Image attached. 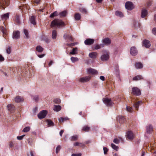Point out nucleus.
<instances>
[{
    "instance_id": "obj_32",
    "label": "nucleus",
    "mask_w": 156,
    "mask_h": 156,
    "mask_svg": "<svg viewBox=\"0 0 156 156\" xmlns=\"http://www.w3.org/2000/svg\"><path fill=\"white\" fill-rule=\"evenodd\" d=\"M35 17L34 16H32L30 18V21L31 23L34 25L36 24V22L35 20Z\"/></svg>"
},
{
    "instance_id": "obj_6",
    "label": "nucleus",
    "mask_w": 156,
    "mask_h": 156,
    "mask_svg": "<svg viewBox=\"0 0 156 156\" xmlns=\"http://www.w3.org/2000/svg\"><path fill=\"white\" fill-rule=\"evenodd\" d=\"M91 78L90 76H87L79 79V81L82 83H85L89 81Z\"/></svg>"
},
{
    "instance_id": "obj_9",
    "label": "nucleus",
    "mask_w": 156,
    "mask_h": 156,
    "mask_svg": "<svg viewBox=\"0 0 156 156\" xmlns=\"http://www.w3.org/2000/svg\"><path fill=\"white\" fill-rule=\"evenodd\" d=\"M132 94L133 95H135L137 96L141 95V91L139 88H132Z\"/></svg>"
},
{
    "instance_id": "obj_31",
    "label": "nucleus",
    "mask_w": 156,
    "mask_h": 156,
    "mask_svg": "<svg viewBox=\"0 0 156 156\" xmlns=\"http://www.w3.org/2000/svg\"><path fill=\"white\" fill-rule=\"evenodd\" d=\"M90 129V127L87 126H84L82 128V130L85 132L89 131Z\"/></svg>"
},
{
    "instance_id": "obj_27",
    "label": "nucleus",
    "mask_w": 156,
    "mask_h": 156,
    "mask_svg": "<svg viewBox=\"0 0 156 156\" xmlns=\"http://www.w3.org/2000/svg\"><path fill=\"white\" fill-rule=\"evenodd\" d=\"M9 13H7L1 16V18L2 20H6L9 18Z\"/></svg>"
},
{
    "instance_id": "obj_48",
    "label": "nucleus",
    "mask_w": 156,
    "mask_h": 156,
    "mask_svg": "<svg viewBox=\"0 0 156 156\" xmlns=\"http://www.w3.org/2000/svg\"><path fill=\"white\" fill-rule=\"evenodd\" d=\"M71 59L73 62H77L78 60V58L77 57H72L71 58Z\"/></svg>"
},
{
    "instance_id": "obj_53",
    "label": "nucleus",
    "mask_w": 156,
    "mask_h": 156,
    "mask_svg": "<svg viewBox=\"0 0 156 156\" xmlns=\"http://www.w3.org/2000/svg\"><path fill=\"white\" fill-rule=\"evenodd\" d=\"M126 109L127 111L129 112H132L133 111V109L132 107H130L128 106H127L126 107Z\"/></svg>"
},
{
    "instance_id": "obj_44",
    "label": "nucleus",
    "mask_w": 156,
    "mask_h": 156,
    "mask_svg": "<svg viewBox=\"0 0 156 156\" xmlns=\"http://www.w3.org/2000/svg\"><path fill=\"white\" fill-rule=\"evenodd\" d=\"M30 127L27 126L23 129V131L24 132H27L30 130Z\"/></svg>"
},
{
    "instance_id": "obj_2",
    "label": "nucleus",
    "mask_w": 156,
    "mask_h": 156,
    "mask_svg": "<svg viewBox=\"0 0 156 156\" xmlns=\"http://www.w3.org/2000/svg\"><path fill=\"white\" fill-rule=\"evenodd\" d=\"M102 101H103L104 103L107 106H112L114 104V103L112 101L111 99L108 98H104L102 99Z\"/></svg>"
},
{
    "instance_id": "obj_19",
    "label": "nucleus",
    "mask_w": 156,
    "mask_h": 156,
    "mask_svg": "<svg viewBox=\"0 0 156 156\" xmlns=\"http://www.w3.org/2000/svg\"><path fill=\"white\" fill-rule=\"evenodd\" d=\"M98 53L96 52L90 53L89 54V57L92 58H95L98 55Z\"/></svg>"
},
{
    "instance_id": "obj_47",
    "label": "nucleus",
    "mask_w": 156,
    "mask_h": 156,
    "mask_svg": "<svg viewBox=\"0 0 156 156\" xmlns=\"http://www.w3.org/2000/svg\"><path fill=\"white\" fill-rule=\"evenodd\" d=\"M58 15V14L57 13V12L56 11L52 13L50 15V17L51 18H52L55 16H57Z\"/></svg>"
},
{
    "instance_id": "obj_13",
    "label": "nucleus",
    "mask_w": 156,
    "mask_h": 156,
    "mask_svg": "<svg viewBox=\"0 0 156 156\" xmlns=\"http://www.w3.org/2000/svg\"><path fill=\"white\" fill-rule=\"evenodd\" d=\"M142 45L146 48H148L150 46L151 44L150 43V41L148 40H144L143 41Z\"/></svg>"
},
{
    "instance_id": "obj_25",
    "label": "nucleus",
    "mask_w": 156,
    "mask_h": 156,
    "mask_svg": "<svg viewBox=\"0 0 156 156\" xmlns=\"http://www.w3.org/2000/svg\"><path fill=\"white\" fill-rule=\"evenodd\" d=\"M7 108L8 110L10 112H12L14 111V107L13 105L11 104H9L7 106Z\"/></svg>"
},
{
    "instance_id": "obj_7",
    "label": "nucleus",
    "mask_w": 156,
    "mask_h": 156,
    "mask_svg": "<svg viewBox=\"0 0 156 156\" xmlns=\"http://www.w3.org/2000/svg\"><path fill=\"white\" fill-rule=\"evenodd\" d=\"M132 100L133 103V106L134 107L135 109L137 111L138 110L139 106L142 103V101H138L135 102V101H133V99H132Z\"/></svg>"
},
{
    "instance_id": "obj_16",
    "label": "nucleus",
    "mask_w": 156,
    "mask_h": 156,
    "mask_svg": "<svg viewBox=\"0 0 156 156\" xmlns=\"http://www.w3.org/2000/svg\"><path fill=\"white\" fill-rule=\"evenodd\" d=\"M14 100L16 103H20L24 101V99L20 96H17L15 98Z\"/></svg>"
},
{
    "instance_id": "obj_54",
    "label": "nucleus",
    "mask_w": 156,
    "mask_h": 156,
    "mask_svg": "<svg viewBox=\"0 0 156 156\" xmlns=\"http://www.w3.org/2000/svg\"><path fill=\"white\" fill-rule=\"evenodd\" d=\"M6 50V52L8 54H9L11 53V48L10 47H9Z\"/></svg>"
},
{
    "instance_id": "obj_61",
    "label": "nucleus",
    "mask_w": 156,
    "mask_h": 156,
    "mask_svg": "<svg viewBox=\"0 0 156 156\" xmlns=\"http://www.w3.org/2000/svg\"><path fill=\"white\" fill-rule=\"evenodd\" d=\"M25 135H23L20 136H18L17 137V139L18 140H21L23 138Z\"/></svg>"
},
{
    "instance_id": "obj_3",
    "label": "nucleus",
    "mask_w": 156,
    "mask_h": 156,
    "mask_svg": "<svg viewBox=\"0 0 156 156\" xmlns=\"http://www.w3.org/2000/svg\"><path fill=\"white\" fill-rule=\"evenodd\" d=\"M125 7L128 10H131L134 8V6L133 3L131 2H127L125 4Z\"/></svg>"
},
{
    "instance_id": "obj_50",
    "label": "nucleus",
    "mask_w": 156,
    "mask_h": 156,
    "mask_svg": "<svg viewBox=\"0 0 156 156\" xmlns=\"http://www.w3.org/2000/svg\"><path fill=\"white\" fill-rule=\"evenodd\" d=\"M54 102L55 103L59 104L60 103L61 100L59 98H56L54 100Z\"/></svg>"
},
{
    "instance_id": "obj_14",
    "label": "nucleus",
    "mask_w": 156,
    "mask_h": 156,
    "mask_svg": "<svg viewBox=\"0 0 156 156\" xmlns=\"http://www.w3.org/2000/svg\"><path fill=\"white\" fill-rule=\"evenodd\" d=\"M20 32L18 31H14L13 33L12 37L13 39H17L20 37Z\"/></svg>"
},
{
    "instance_id": "obj_37",
    "label": "nucleus",
    "mask_w": 156,
    "mask_h": 156,
    "mask_svg": "<svg viewBox=\"0 0 156 156\" xmlns=\"http://www.w3.org/2000/svg\"><path fill=\"white\" fill-rule=\"evenodd\" d=\"M57 36L56 31L55 30H53L52 31V38L53 39H55Z\"/></svg>"
},
{
    "instance_id": "obj_26",
    "label": "nucleus",
    "mask_w": 156,
    "mask_h": 156,
    "mask_svg": "<svg viewBox=\"0 0 156 156\" xmlns=\"http://www.w3.org/2000/svg\"><path fill=\"white\" fill-rule=\"evenodd\" d=\"M14 21L18 24L20 23V16L17 14L14 17Z\"/></svg>"
},
{
    "instance_id": "obj_39",
    "label": "nucleus",
    "mask_w": 156,
    "mask_h": 156,
    "mask_svg": "<svg viewBox=\"0 0 156 156\" xmlns=\"http://www.w3.org/2000/svg\"><path fill=\"white\" fill-rule=\"evenodd\" d=\"M47 122L49 126H54V122L51 120L48 119L47 120Z\"/></svg>"
},
{
    "instance_id": "obj_41",
    "label": "nucleus",
    "mask_w": 156,
    "mask_h": 156,
    "mask_svg": "<svg viewBox=\"0 0 156 156\" xmlns=\"http://www.w3.org/2000/svg\"><path fill=\"white\" fill-rule=\"evenodd\" d=\"M9 0H0V6L4 5L6 2Z\"/></svg>"
},
{
    "instance_id": "obj_58",
    "label": "nucleus",
    "mask_w": 156,
    "mask_h": 156,
    "mask_svg": "<svg viewBox=\"0 0 156 156\" xmlns=\"http://www.w3.org/2000/svg\"><path fill=\"white\" fill-rule=\"evenodd\" d=\"M153 34L156 36V28H154L152 30Z\"/></svg>"
},
{
    "instance_id": "obj_36",
    "label": "nucleus",
    "mask_w": 156,
    "mask_h": 156,
    "mask_svg": "<svg viewBox=\"0 0 156 156\" xmlns=\"http://www.w3.org/2000/svg\"><path fill=\"white\" fill-rule=\"evenodd\" d=\"M43 48L40 46H37L36 48V51L40 52H42L43 51Z\"/></svg>"
},
{
    "instance_id": "obj_33",
    "label": "nucleus",
    "mask_w": 156,
    "mask_h": 156,
    "mask_svg": "<svg viewBox=\"0 0 156 156\" xmlns=\"http://www.w3.org/2000/svg\"><path fill=\"white\" fill-rule=\"evenodd\" d=\"M74 18L76 20H79L81 18V15L79 13H76L74 15Z\"/></svg>"
},
{
    "instance_id": "obj_15",
    "label": "nucleus",
    "mask_w": 156,
    "mask_h": 156,
    "mask_svg": "<svg viewBox=\"0 0 156 156\" xmlns=\"http://www.w3.org/2000/svg\"><path fill=\"white\" fill-rule=\"evenodd\" d=\"M153 130V128L151 124H149L146 127V131L147 133L150 134Z\"/></svg>"
},
{
    "instance_id": "obj_55",
    "label": "nucleus",
    "mask_w": 156,
    "mask_h": 156,
    "mask_svg": "<svg viewBox=\"0 0 156 156\" xmlns=\"http://www.w3.org/2000/svg\"><path fill=\"white\" fill-rule=\"evenodd\" d=\"M103 150L104 154H106L107 153V152L108 151V149L107 148L105 147H103Z\"/></svg>"
},
{
    "instance_id": "obj_24",
    "label": "nucleus",
    "mask_w": 156,
    "mask_h": 156,
    "mask_svg": "<svg viewBox=\"0 0 156 156\" xmlns=\"http://www.w3.org/2000/svg\"><path fill=\"white\" fill-rule=\"evenodd\" d=\"M141 14V17L142 18L145 17L147 14V10L144 9H143L142 10Z\"/></svg>"
},
{
    "instance_id": "obj_22",
    "label": "nucleus",
    "mask_w": 156,
    "mask_h": 156,
    "mask_svg": "<svg viewBox=\"0 0 156 156\" xmlns=\"http://www.w3.org/2000/svg\"><path fill=\"white\" fill-rule=\"evenodd\" d=\"M63 37L65 39H68L71 41H73V38L72 36L70 34H65L64 35Z\"/></svg>"
},
{
    "instance_id": "obj_59",
    "label": "nucleus",
    "mask_w": 156,
    "mask_h": 156,
    "mask_svg": "<svg viewBox=\"0 0 156 156\" xmlns=\"http://www.w3.org/2000/svg\"><path fill=\"white\" fill-rule=\"evenodd\" d=\"M113 142L115 144H119V140L118 139L115 138Z\"/></svg>"
},
{
    "instance_id": "obj_34",
    "label": "nucleus",
    "mask_w": 156,
    "mask_h": 156,
    "mask_svg": "<svg viewBox=\"0 0 156 156\" xmlns=\"http://www.w3.org/2000/svg\"><path fill=\"white\" fill-rule=\"evenodd\" d=\"M69 119V118L67 117H66L64 118L60 117V119H59V120L60 122L62 123L64 121L68 120Z\"/></svg>"
},
{
    "instance_id": "obj_43",
    "label": "nucleus",
    "mask_w": 156,
    "mask_h": 156,
    "mask_svg": "<svg viewBox=\"0 0 156 156\" xmlns=\"http://www.w3.org/2000/svg\"><path fill=\"white\" fill-rule=\"evenodd\" d=\"M77 50V48H73L72 51L70 52V54L71 55H74L76 54V52Z\"/></svg>"
},
{
    "instance_id": "obj_60",
    "label": "nucleus",
    "mask_w": 156,
    "mask_h": 156,
    "mask_svg": "<svg viewBox=\"0 0 156 156\" xmlns=\"http://www.w3.org/2000/svg\"><path fill=\"white\" fill-rule=\"evenodd\" d=\"M5 60L4 58L2 55L0 54V62L4 61Z\"/></svg>"
},
{
    "instance_id": "obj_30",
    "label": "nucleus",
    "mask_w": 156,
    "mask_h": 156,
    "mask_svg": "<svg viewBox=\"0 0 156 156\" xmlns=\"http://www.w3.org/2000/svg\"><path fill=\"white\" fill-rule=\"evenodd\" d=\"M125 120V118L122 116H119V121L120 123H123Z\"/></svg>"
},
{
    "instance_id": "obj_17",
    "label": "nucleus",
    "mask_w": 156,
    "mask_h": 156,
    "mask_svg": "<svg viewBox=\"0 0 156 156\" xmlns=\"http://www.w3.org/2000/svg\"><path fill=\"white\" fill-rule=\"evenodd\" d=\"M28 7H29L28 5L27 4L22 5H20L19 6V9L22 10L23 11L27 10L28 9Z\"/></svg>"
},
{
    "instance_id": "obj_57",
    "label": "nucleus",
    "mask_w": 156,
    "mask_h": 156,
    "mask_svg": "<svg viewBox=\"0 0 156 156\" xmlns=\"http://www.w3.org/2000/svg\"><path fill=\"white\" fill-rule=\"evenodd\" d=\"M76 44H77V43H72L70 44H66V45L67 46H69V47H71V46H74Z\"/></svg>"
},
{
    "instance_id": "obj_40",
    "label": "nucleus",
    "mask_w": 156,
    "mask_h": 156,
    "mask_svg": "<svg viewBox=\"0 0 156 156\" xmlns=\"http://www.w3.org/2000/svg\"><path fill=\"white\" fill-rule=\"evenodd\" d=\"M67 12L66 11H64L59 13L61 17H63L66 16L67 14Z\"/></svg>"
},
{
    "instance_id": "obj_38",
    "label": "nucleus",
    "mask_w": 156,
    "mask_h": 156,
    "mask_svg": "<svg viewBox=\"0 0 156 156\" xmlns=\"http://www.w3.org/2000/svg\"><path fill=\"white\" fill-rule=\"evenodd\" d=\"M115 14L116 16H120V17H123V16L122 13L119 11H116L115 12Z\"/></svg>"
},
{
    "instance_id": "obj_12",
    "label": "nucleus",
    "mask_w": 156,
    "mask_h": 156,
    "mask_svg": "<svg viewBox=\"0 0 156 156\" xmlns=\"http://www.w3.org/2000/svg\"><path fill=\"white\" fill-rule=\"evenodd\" d=\"M102 42L103 44L106 45L110 44L111 43V41L110 39L108 38H105L103 39L102 40Z\"/></svg>"
},
{
    "instance_id": "obj_29",
    "label": "nucleus",
    "mask_w": 156,
    "mask_h": 156,
    "mask_svg": "<svg viewBox=\"0 0 156 156\" xmlns=\"http://www.w3.org/2000/svg\"><path fill=\"white\" fill-rule=\"evenodd\" d=\"M61 108V107L60 105H55L53 108V110L57 112L60 111Z\"/></svg>"
},
{
    "instance_id": "obj_10",
    "label": "nucleus",
    "mask_w": 156,
    "mask_h": 156,
    "mask_svg": "<svg viewBox=\"0 0 156 156\" xmlns=\"http://www.w3.org/2000/svg\"><path fill=\"white\" fill-rule=\"evenodd\" d=\"M133 137V134L131 131H129L127 132L126 138L129 140H132Z\"/></svg>"
},
{
    "instance_id": "obj_62",
    "label": "nucleus",
    "mask_w": 156,
    "mask_h": 156,
    "mask_svg": "<svg viewBox=\"0 0 156 156\" xmlns=\"http://www.w3.org/2000/svg\"><path fill=\"white\" fill-rule=\"evenodd\" d=\"M82 154L81 153H79L77 154H72V156H81Z\"/></svg>"
},
{
    "instance_id": "obj_11",
    "label": "nucleus",
    "mask_w": 156,
    "mask_h": 156,
    "mask_svg": "<svg viewBox=\"0 0 156 156\" xmlns=\"http://www.w3.org/2000/svg\"><path fill=\"white\" fill-rule=\"evenodd\" d=\"M130 53L132 55H136L137 53V51L135 47H132L130 49Z\"/></svg>"
},
{
    "instance_id": "obj_63",
    "label": "nucleus",
    "mask_w": 156,
    "mask_h": 156,
    "mask_svg": "<svg viewBox=\"0 0 156 156\" xmlns=\"http://www.w3.org/2000/svg\"><path fill=\"white\" fill-rule=\"evenodd\" d=\"M79 146L83 148H84L85 147V145L83 144L80 143Z\"/></svg>"
},
{
    "instance_id": "obj_52",
    "label": "nucleus",
    "mask_w": 156,
    "mask_h": 156,
    "mask_svg": "<svg viewBox=\"0 0 156 156\" xmlns=\"http://www.w3.org/2000/svg\"><path fill=\"white\" fill-rule=\"evenodd\" d=\"M27 141L29 144L31 145L32 143V139L31 138H29L27 139Z\"/></svg>"
},
{
    "instance_id": "obj_4",
    "label": "nucleus",
    "mask_w": 156,
    "mask_h": 156,
    "mask_svg": "<svg viewBox=\"0 0 156 156\" xmlns=\"http://www.w3.org/2000/svg\"><path fill=\"white\" fill-rule=\"evenodd\" d=\"M104 52H106V54H104L101 56V59L102 61H106L108 60L109 58V54L108 52H107L105 50H104Z\"/></svg>"
},
{
    "instance_id": "obj_42",
    "label": "nucleus",
    "mask_w": 156,
    "mask_h": 156,
    "mask_svg": "<svg viewBox=\"0 0 156 156\" xmlns=\"http://www.w3.org/2000/svg\"><path fill=\"white\" fill-rule=\"evenodd\" d=\"M111 147L115 150L116 151H118V150L119 147L116 146L114 144L112 143L111 144Z\"/></svg>"
},
{
    "instance_id": "obj_20",
    "label": "nucleus",
    "mask_w": 156,
    "mask_h": 156,
    "mask_svg": "<svg viewBox=\"0 0 156 156\" xmlns=\"http://www.w3.org/2000/svg\"><path fill=\"white\" fill-rule=\"evenodd\" d=\"M0 30L3 34V37H5V36L7 34V30L6 28L3 26L1 27Z\"/></svg>"
},
{
    "instance_id": "obj_56",
    "label": "nucleus",
    "mask_w": 156,
    "mask_h": 156,
    "mask_svg": "<svg viewBox=\"0 0 156 156\" xmlns=\"http://www.w3.org/2000/svg\"><path fill=\"white\" fill-rule=\"evenodd\" d=\"M33 99L36 102H37L39 100V97L38 96H35L34 97Z\"/></svg>"
},
{
    "instance_id": "obj_46",
    "label": "nucleus",
    "mask_w": 156,
    "mask_h": 156,
    "mask_svg": "<svg viewBox=\"0 0 156 156\" xmlns=\"http://www.w3.org/2000/svg\"><path fill=\"white\" fill-rule=\"evenodd\" d=\"M80 11L82 13L87 14V10L84 8H81L80 9Z\"/></svg>"
},
{
    "instance_id": "obj_64",
    "label": "nucleus",
    "mask_w": 156,
    "mask_h": 156,
    "mask_svg": "<svg viewBox=\"0 0 156 156\" xmlns=\"http://www.w3.org/2000/svg\"><path fill=\"white\" fill-rule=\"evenodd\" d=\"M28 156H34L33 153V152L32 151L30 152V153L27 154Z\"/></svg>"
},
{
    "instance_id": "obj_51",
    "label": "nucleus",
    "mask_w": 156,
    "mask_h": 156,
    "mask_svg": "<svg viewBox=\"0 0 156 156\" xmlns=\"http://www.w3.org/2000/svg\"><path fill=\"white\" fill-rule=\"evenodd\" d=\"M61 148V146L60 145H58L57 147V148H56L55 151V152L57 154H58V152L60 151Z\"/></svg>"
},
{
    "instance_id": "obj_35",
    "label": "nucleus",
    "mask_w": 156,
    "mask_h": 156,
    "mask_svg": "<svg viewBox=\"0 0 156 156\" xmlns=\"http://www.w3.org/2000/svg\"><path fill=\"white\" fill-rule=\"evenodd\" d=\"M116 73L117 77L119 78V80H120V81H121L120 76V72L119 69L118 67H117V69H116Z\"/></svg>"
},
{
    "instance_id": "obj_18",
    "label": "nucleus",
    "mask_w": 156,
    "mask_h": 156,
    "mask_svg": "<svg viewBox=\"0 0 156 156\" xmlns=\"http://www.w3.org/2000/svg\"><path fill=\"white\" fill-rule=\"evenodd\" d=\"M87 71L89 74H96L98 73V72L96 70L92 68H90L88 69Z\"/></svg>"
},
{
    "instance_id": "obj_49",
    "label": "nucleus",
    "mask_w": 156,
    "mask_h": 156,
    "mask_svg": "<svg viewBox=\"0 0 156 156\" xmlns=\"http://www.w3.org/2000/svg\"><path fill=\"white\" fill-rule=\"evenodd\" d=\"M71 141H75L76 140L78 139V136L77 135H75L72 136L71 137Z\"/></svg>"
},
{
    "instance_id": "obj_23",
    "label": "nucleus",
    "mask_w": 156,
    "mask_h": 156,
    "mask_svg": "<svg viewBox=\"0 0 156 156\" xmlns=\"http://www.w3.org/2000/svg\"><path fill=\"white\" fill-rule=\"evenodd\" d=\"M135 68L137 69H141L143 67L142 64L140 62H138L136 63L135 64Z\"/></svg>"
},
{
    "instance_id": "obj_8",
    "label": "nucleus",
    "mask_w": 156,
    "mask_h": 156,
    "mask_svg": "<svg viewBox=\"0 0 156 156\" xmlns=\"http://www.w3.org/2000/svg\"><path fill=\"white\" fill-rule=\"evenodd\" d=\"M94 42V39L91 38H87L84 41V43L86 45H90L92 44Z\"/></svg>"
},
{
    "instance_id": "obj_1",
    "label": "nucleus",
    "mask_w": 156,
    "mask_h": 156,
    "mask_svg": "<svg viewBox=\"0 0 156 156\" xmlns=\"http://www.w3.org/2000/svg\"><path fill=\"white\" fill-rule=\"evenodd\" d=\"M64 23L62 20L58 19H55L53 20L51 23V27L57 26L58 27L65 26Z\"/></svg>"
},
{
    "instance_id": "obj_5",
    "label": "nucleus",
    "mask_w": 156,
    "mask_h": 156,
    "mask_svg": "<svg viewBox=\"0 0 156 156\" xmlns=\"http://www.w3.org/2000/svg\"><path fill=\"white\" fill-rule=\"evenodd\" d=\"M47 114V111L44 110L40 112L37 115V116L39 119H42L44 118Z\"/></svg>"
},
{
    "instance_id": "obj_45",
    "label": "nucleus",
    "mask_w": 156,
    "mask_h": 156,
    "mask_svg": "<svg viewBox=\"0 0 156 156\" xmlns=\"http://www.w3.org/2000/svg\"><path fill=\"white\" fill-rule=\"evenodd\" d=\"M24 33L26 37L27 38H29V33L28 31L25 29L23 30Z\"/></svg>"
},
{
    "instance_id": "obj_28",
    "label": "nucleus",
    "mask_w": 156,
    "mask_h": 156,
    "mask_svg": "<svg viewBox=\"0 0 156 156\" xmlns=\"http://www.w3.org/2000/svg\"><path fill=\"white\" fill-rule=\"evenodd\" d=\"M104 47V44H96L94 46V48L96 50H98Z\"/></svg>"
},
{
    "instance_id": "obj_21",
    "label": "nucleus",
    "mask_w": 156,
    "mask_h": 156,
    "mask_svg": "<svg viewBox=\"0 0 156 156\" xmlns=\"http://www.w3.org/2000/svg\"><path fill=\"white\" fill-rule=\"evenodd\" d=\"M143 77L140 75H138L133 78V81H136L139 80L143 79Z\"/></svg>"
}]
</instances>
